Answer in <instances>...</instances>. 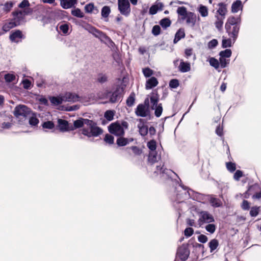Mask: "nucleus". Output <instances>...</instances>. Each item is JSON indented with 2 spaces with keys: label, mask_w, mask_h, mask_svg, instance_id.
Returning a JSON list of instances; mask_svg holds the SVG:
<instances>
[{
  "label": "nucleus",
  "mask_w": 261,
  "mask_h": 261,
  "mask_svg": "<svg viewBox=\"0 0 261 261\" xmlns=\"http://www.w3.org/2000/svg\"><path fill=\"white\" fill-rule=\"evenodd\" d=\"M139 121V123L138 124V127L139 130V133L141 136H144L148 133V127L144 124L143 119H140Z\"/></svg>",
  "instance_id": "19"
},
{
  "label": "nucleus",
  "mask_w": 261,
  "mask_h": 261,
  "mask_svg": "<svg viewBox=\"0 0 261 261\" xmlns=\"http://www.w3.org/2000/svg\"><path fill=\"white\" fill-rule=\"evenodd\" d=\"M128 124L126 121H117L111 124L109 126L110 133L117 136H122L124 134V130L128 128Z\"/></svg>",
  "instance_id": "3"
},
{
  "label": "nucleus",
  "mask_w": 261,
  "mask_h": 261,
  "mask_svg": "<svg viewBox=\"0 0 261 261\" xmlns=\"http://www.w3.org/2000/svg\"><path fill=\"white\" fill-rule=\"evenodd\" d=\"M118 10L120 13L128 16L130 12V4L128 0H118Z\"/></svg>",
  "instance_id": "8"
},
{
  "label": "nucleus",
  "mask_w": 261,
  "mask_h": 261,
  "mask_svg": "<svg viewBox=\"0 0 261 261\" xmlns=\"http://www.w3.org/2000/svg\"><path fill=\"white\" fill-rule=\"evenodd\" d=\"M177 182L179 185V188L181 189V190H178V188H176L177 191L176 194L177 200L179 203H182L184 200L189 198H194L193 195L194 192L193 190L181 185V184H179L178 180Z\"/></svg>",
  "instance_id": "4"
},
{
  "label": "nucleus",
  "mask_w": 261,
  "mask_h": 261,
  "mask_svg": "<svg viewBox=\"0 0 261 261\" xmlns=\"http://www.w3.org/2000/svg\"><path fill=\"white\" fill-rule=\"evenodd\" d=\"M210 64L212 67H214L216 69H218L220 67L219 61L215 58L211 57L208 59Z\"/></svg>",
  "instance_id": "34"
},
{
  "label": "nucleus",
  "mask_w": 261,
  "mask_h": 261,
  "mask_svg": "<svg viewBox=\"0 0 261 261\" xmlns=\"http://www.w3.org/2000/svg\"><path fill=\"white\" fill-rule=\"evenodd\" d=\"M61 5L64 9H68L73 7L76 2V0H60Z\"/></svg>",
  "instance_id": "25"
},
{
  "label": "nucleus",
  "mask_w": 261,
  "mask_h": 261,
  "mask_svg": "<svg viewBox=\"0 0 261 261\" xmlns=\"http://www.w3.org/2000/svg\"><path fill=\"white\" fill-rule=\"evenodd\" d=\"M6 82L8 83L12 82L16 79V76L13 73H7L4 76Z\"/></svg>",
  "instance_id": "44"
},
{
  "label": "nucleus",
  "mask_w": 261,
  "mask_h": 261,
  "mask_svg": "<svg viewBox=\"0 0 261 261\" xmlns=\"http://www.w3.org/2000/svg\"><path fill=\"white\" fill-rule=\"evenodd\" d=\"M161 159V156L156 151H150L148 156V161L151 163H154Z\"/></svg>",
  "instance_id": "24"
},
{
  "label": "nucleus",
  "mask_w": 261,
  "mask_h": 261,
  "mask_svg": "<svg viewBox=\"0 0 261 261\" xmlns=\"http://www.w3.org/2000/svg\"><path fill=\"white\" fill-rule=\"evenodd\" d=\"M196 15L194 13L189 12L187 15L186 22L187 24H191L192 27L194 26L196 23Z\"/></svg>",
  "instance_id": "27"
},
{
  "label": "nucleus",
  "mask_w": 261,
  "mask_h": 261,
  "mask_svg": "<svg viewBox=\"0 0 261 261\" xmlns=\"http://www.w3.org/2000/svg\"><path fill=\"white\" fill-rule=\"evenodd\" d=\"M124 86L120 85L117 86L116 90L112 93L107 90L99 92L97 97L101 99H108L109 102L114 103L119 100L124 91Z\"/></svg>",
  "instance_id": "2"
},
{
  "label": "nucleus",
  "mask_w": 261,
  "mask_h": 261,
  "mask_svg": "<svg viewBox=\"0 0 261 261\" xmlns=\"http://www.w3.org/2000/svg\"><path fill=\"white\" fill-rule=\"evenodd\" d=\"M22 37V33L20 30L12 32L10 35V39L11 41L18 42Z\"/></svg>",
  "instance_id": "20"
},
{
  "label": "nucleus",
  "mask_w": 261,
  "mask_h": 261,
  "mask_svg": "<svg viewBox=\"0 0 261 261\" xmlns=\"http://www.w3.org/2000/svg\"><path fill=\"white\" fill-rule=\"evenodd\" d=\"M210 202L213 206L219 207L221 205V201L217 198L212 197Z\"/></svg>",
  "instance_id": "50"
},
{
  "label": "nucleus",
  "mask_w": 261,
  "mask_h": 261,
  "mask_svg": "<svg viewBox=\"0 0 261 261\" xmlns=\"http://www.w3.org/2000/svg\"><path fill=\"white\" fill-rule=\"evenodd\" d=\"M227 169L230 172H233L236 170V166L235 163L232 162H227L226 163Z\"/></svg>",
  "instance_id": "48"
},
{
  "label": "nucleus",
  "mask_w": 261,
  "mask_h": 261,
  "mask_svg": "<svg viewBox=\"0 0 261 261\" xmlns=\"http://www.w3.org/2000/svg\"><path fill=\"white\" fill-rule=\"evenodd\" d=\"M198 240L199 242L205 243L207 241L208 239L205 235L200 234L198 237Z\"/></svg>",
  "instance_id": "64"
},
{
  "label": "nucleus",
  "mask_w": 261,
  "mask_h": 261,
  "mask_svg": "<svg viewBox=\"0 0 261 261\" xmlns=\"http://www.w3.org/2000/svg\"><path fill=\"white\" fill-rule=\"evenodd\" d=\"M63 102H75L80 100V97L75 94L70 92H67L62 95Z\"/></svg>",
  "instance_id": "12"
},
{
  "label": "nucleus",
  "mask_w": 261,
  "mask_h": 261,
  "mask_svg": "<svg viewBox=\"0 0 261 261\" xmlns=\"http://www.w3.org/2000/svg\"><path fill=\"white\" fill-rule=\"evenodd\" d=\"M155 172H156L158 174H161L162 177H163L164 178H171L172 174H174L176 176H177V174L172 170L164 168V165L162 166H157L156 170L155 171Z\"/></svg>",
  "instance_id": "11"
},
{
  "label": "nucleus",
  "mask_w": 261,
  "mask_h": 261,
  "mask_svg": "<svg viewBox=\"0 0 261 261\" xmlns=\"http://www.w3.org/2000/svg\"><path fill=\"white\" fill-rule=\"evenodd\" d=\"M135 113L137 116L144 117L148 115L149 111L147 106L143 104H140L137 106Z\"/></svg>",
  "instance_id": "13"
},
{
  "label": "nucleus",
  "mask_w": 261,
  "mask_h": 261,
  "mask_svg": "<svg viewBox=\"0 0 261 261\" xmlns=\"http://www.w3.org/2000/svg\"><path fill=\"white\" fill-rule=\"evenodd\" d=\"M171 22L170 20L168 18H165L162 19L160 21V24L164 29H166L171 25Z\"/></svg>",
  "instance_id": "36"
},
{
  "label": "nucleus",
  "mask_w": 261,
  "mask_h": 261,
  "mask_svg": "<svg viewBox=\"0 0 261 261\" xmlns=\"http://www.w3.org/2000/svg\"><path fill=\"white\" fill-rule=\"evenodd\" d=\"M179 86V82L177 80L173 79L170 81L169 86L172 88H176Z\"/></svg>",
  "instance_id": "61"
},
{
  "label": "nucleus",
  "mask_w": 261,
  "mask_h": 261,
  "mask_svg": "<svg viewBox=\"0 0 261 261\" xmlns=\"http://www.w3.org/2000/svg\"><path fill=\"white\" fill-rule=\"evenodd\" d=\"M177 13L178 15L185 16L187 15L189 12H187L186 8L182 6L178 8L177 10Z\"/></svg>",
  "instance_id": "45"
},
{
  "label": "nucleus",
  "mask_w": 261,
  "mask_h": 261,
  "mask_svg": "<svg viewBox=\"0 0 261 261\" xmlns=\"http://www.w3.org/2000/svg\"><path fill=\"white\" fill-rule=\"evenodd\" d=\"M32 13L31 9H25L23 10H17L13 12V21L17 25H19L23 20L25 15Z\"/></svg>",
  "instance_id": "7"
},
{
  "label": "nucleus",
  "mask_w": 261,
  "mask_h": 261,
  "mask_svg": "<svg viewBox=\"0 0 261 261\" xmlns=\"http://www.w3.org/2000/svg\"><path fill=\"white\" fill-rule=\"evenodd\" d=\"M160 31L161 28L159 25H155L153 26L152 29V33L155 36L159 35L160 34Z\"/></svg>",
  "instance_id": "60"
},
{
  "label": "nucleus",
  "mask_w": 261,
  "mask_h": 261,
  "mask_svg": "<svg viewBox=\"0 0 261 261\" xmlns=\"http://www.w3.org/2000/svg\"><path fill=\"white\" fill-rule=\"evenodd\" d=\"M58 127L60 131L62 132L68 130V122L65 120L59 119L58 120Z\"/></svg>",
  "instance_id": "22"
},
{
  "label": "nucleus",
  "mask_w": 261,
  "mask_h": 261,
  "mask_svg": "<svg viewBox=\"0 0 261 261\" xmlns=\"http://www.w3.org/2000/svg\"><path fill=\"white\" fill-rule=\"evenodd\" d=\"M194 233V229L191 227H187L184 230V235L187 237H190Z\"/></svg>",
  "instance_id": "53"
},
{
  "label": "nucleus",
  "mask_w": 261,
  "mask_h": 261,
  "mask_svg": "<svg viewBox=\"0 0 261 261\" xmlns=\"http://www.w3.org/2000/svg\"><path fill=\"white\" fill-rule=\"evenodd\" d=\"M241 20L239 17H234L233 16H229L225 23V27L234 25H240Z\"/></svg>",
  "instance_id": "15"
},
{
  "label": "nucleus",
  "mask_w": 261,
  "mask_h": 261,
  "mask_svg": "<svg viewBox=\"0 0 261 261\" xmlns=\"http://www.w3.org/2000/svg\"><path fill=\"white\" fill-rule=\"evenodd\" d=\"M30 6V3L27 0H23L19 5V7L20 8L30 9L29 7Z\"/></svg>",
  "instance_id": "62"
},
{
  "label": "nucleus",
  "mask_w": 261,
  "mask_h": 261,
  "mask_svg": "<svg viewBox=\"0 0 261 261\" xmlns=\"http://www.w3.org/2000/svg\"><path fill=\"white\" fill-rule=\"evenodd\" d=\"M197 11L202 17H206L208 15V8L203 5L200 4L198 6L197 8Z\"/></svg>",
  "instance_id": "26"
},
{
  "label": "nucleus",
  "mask_w": 261,
  "mask_h": 261,
  "mask_svg": "<svg viewBox=\"0 0 261 261\" xmlns=\"http://www.w3.org/2000/svg\"><path fill=\"white\" fill-rule=\"evenodd\" d=\"M233 43H234L233 42L231 38L230 37V38H226L224 37H223L222 45L223 48L231 47Z\"/></svg>",
  "instance_id": "31"
},
{
  "label": "nucleus",
  "mask_w": 261,
  "mask_h": 261,
  "mask_svg": "<svg viewBox=\"0 0 261 261\" xmlns=\"http://www.w3.org/2000/svg\"><path fill=\"white\" fill-rule=\"evenodd\" d=\"M229 62V60H227L225 58L220 57L219 64L221 68H225Z\"/></svg>",
  "instance_id": "51"
},
{
  "label": "nucleus",
  "mask_w": 261,
  "mask_h": 261,
  "mask_svg": "<svg viewBox=\"0 0 261 261\" xmlns=\"http://www.w3.org/2000/svg\"><path fill=\"white\" fill-rule=\"evenodd\" d=\"M108 77L106 74H99L97 77V81L103 84L105 83L107 81Z\"/></svg>",
  "instance_id": "55"
},
{
  "label": "nucleus",
  "mask_w": 261,
  "mask_h": 261,
  "mask_svg": "<svg viewBox=\"0 0 261 261\" xmlns=\"http://www.w3.org/2000/svg\"><path fill=\"white\" fill-rule=\"evenodd\" d=\"M186 223L189 226L198 227V223L197 224V223L194 219L190 218L187 219Z\"/></svg>",
  "instance_id": "54"
},
{
  "label": "nucleus",
  "mask_w": 261,
  "mask_h": 261,
  "mask_svg": "<svg viewBox=\"0 0 261 261\" xmlns=\"http://www.w3.org/2000/svg\"><path fill=\"white\" fill-rule=\"evenodd\" d=\"M74 128H81L80 133L88 138L97 137L102 130L91 120L80 118L73 122Z\"/></svg>",
  "instance_id": "1"
},
{
  "label": "nucleus",
  "mask_w": 261,
  "mask_h": 261,
  "mask_svg": "<svg viewBox=\"0 0 261 261\" xmlns=\"http://www.w3.org/2000/svg\"><path fill=\"white\" fill-rule=\"evenodd\" d=\"M114 116V113L113 111H107L105 113V117L109 121L113 120Z\"/></svg>",
  "instance_id": "49"
},
{
  "label": "nucleus",
  "mask_w": 261,
  "mask_h": 261,
  "mask_svg": "<svg viewBox=\"0 0 261 261\" xmlns=\"http://www.w3.org/2000/svg\"><path fill=\"white\" fill-rule=\"evenodd\" d=\"M147 147L150 149V151H156V142L152 140L149 141L147 144Z\"/></svg>",
  "instance_id": "43"
},
{
  "label": "nucleus",
  "mask_w": 261,
  "mask_h": 261,
  "mask_svg": "<svg viewBox=\"0 0 261 261\" xmlns=\"http://www.w3.org/2000/svg\"><path fill=\"white\" fill-rule=\"evenodd\" d=\"M218 8L216 11V14L226 17L227 13V5L223 3H220L218 4Z\"/></svg>",
  "instance_id": "16"
},
{
  "label": "nucleus",
  "mask_w": 261,
  "mask_h": 261,
  "mask_svg": "<svg viewBox=\"0 0 261 261\" xmlns=\"http://www.w3.org/2000/svg\"><path fill=\"white\" fill-rule=\"evenodd\" d=\"M177 254L181 259L185 260L189 255V251L186 246L182 245L178 248Z\"/></svg>",
  "instance_id": "14"
},
{
  "label": "nucleus",
  "mask_w": 261,
  "mask_h": 261,
  "mask_svg": "<svg viewBox=\"0 0 261 261\" xmlns=\"http://www.w3.org/2000/svg\"><path fill=\"white\" fill-rule=\"evenodd\" d=\"M196 212L198 215L197 222L199 227H201L204 223H211L215 221L213 216L207 211L198 209Z\"/></svg>",
  "instance_id": "5"
},
{
  "label": "nucleus",
  "mask_w": 261,
  "mask_h": 261,
  "mask_svg": "<svg viewBox=\"0 0 261 261\" xmlns=\"http://www.w3.org/2000/svg\"><path fill=\"white\" fill-rule=\"evenodd\" d=\"M142 72L146 77H149L153 74V71L148 67L143 68Z\"/></svg>",
  "instance_id": "42"
},
{
  "label": "nucleus",
  "mask_w": 261,
  "mask_h": 261,
  "mask_svg": "<svg viewBox=\"0 0 261 261\" xmlns=\"http://www.w3.org/2000/svg\"><path fill=\"white\" fill-rule=\"evenodd\" d=\"M51 103L58 106L63 102L62 96L59 97H51L50 98Z\"/></svg>",
  "instance_id": "33"
},
{
  "label": "nucleus",
  "mask_w": 261,
  "mask_h": 261,
  "mask_svg": "<svg viewBox=\"0 0 261 261\" xmlns=\"http://www.w3.org/2000/svg\"><path fill=\"white\" fill-rule=\"evenodd\" d=\"M85 10L87 13H93L94 14H96L98 13V10L96 9L94 5L93 4L90 3L86 5L85 6Z\"/></svg>",
  "instance_id": "30"
},
{
  "label": "nucleus",
  "mask_w": 261,
  "mask_h": 261,
  "mask_svg": "<svg viewBox=\"0 0 261 261\" xmlns=\"http://www.w3.org/2000/svg\"><path fill=\"white\" fill-rule=\"evenodd\" d=\"M39 123V120L36 117V116L34 115H33L30 117L29 119V123L32 126H36Z\"/></svg>",
  "instance_id": "46"
},
{
  "label": "nucleus",
  "mask_w": 261,
  "mask_h": 261,
  "mask_svg": "<svg viewBox=\"0 0 261 261\" xmlns=\"http://www.w3.org/2000/svg\"><path fill=\"white\" fill-rule=\"evenodd\" d=\"M128 143V140L125 138L119 137L117 140V144L119 146H124Z\"/></svg>",
  "instance_id": "40"
},
{
  "label": "nucleus",
  "mask_w": 261,
  "mask_h": 261,
  "mask_svg": "<svg viewBox=\"0 0 261 261\" xmlns=\"http://www.w3.org/2000/svg\"><path fill=\"white\" fill-rule=\"evenodd\" d=\"M17 26V25L12 20L9 22H7L4 24L2 29L5 32H8L10 29Z\"/></svg>",
  "instance_id": "29"
},
{
  "label": "nucleus",
  "mask_w": 261,
  "mask_h": 261,
  "mask_svg": "<svg viewBox=\"0 0 261 261\" xmlns=\"http://www.w3.org/2000/svg\"><path fill=\"white\" fill-rule=\"evenodd\" d=\"M231 50L230 49H226L220 52L219 56L222 58H229L231 55Z\"/></svg>",
  "instance_id": "41"
},
{
  "label": "nucleus",
  "mask_w": 261,
  "mask_h": 261,
  "mask_svg": "<svg viewBox=\"0 0 261 261\" xmlns=\"http://www.w3.org/2000/svg\"><path fill=\"white\" fill-rule=\"evenodd\" d=\"M219 243L217 240L213 239L208 243L209 247L210 248L211 252L215 250L218 246Z\"/></svg>",
  "instance_id": "35"
},
{
  "label": "nucleus",
  "mask_w": 261,
  "mask_h": 261,
  "mask_svg": "<svg viewBox=\"0 0 261 261\" xmlns=\"http://www.w3.org/2000/svg\"><path fill=\"white\" fill-rule=\"evenodd\" d=\"M185 36V32L183 29H179L176 33L174 42L175 43L178 42L180 39L184 38Z\"/></svg>",
  "instance_id": "32"
},
{
  "label": "nucleus",
  "mask_w": 261,
  "mask_h": 261,
  "mask_svg": "<svg viewBox=\"0 0 261 261\" xmlns=\"http://www.w3.org/2000/svg\"><path fill=\"white\" fill-rule=\"evenodd\" d=\"M42 126L44 128L52 129L54 127V124L52 121H48L44 122Z\"/></svg>",
  "instance_id": "56"
},
{
  "label": "nucleus",
  "mask_w": 261,
  "mask_h": 261,
  "mask_svg": "<svg viewBox=\"0 0 261 261\" xmlns=\"http://www.w3.org/2000/svg\"><path fill=\"white\" fill-rule=\"evenodd\" d=\"M131 149L135 155H140L142 153L141 149L137 146H132Z\"/></svg>",
  "instance_id": "63"
},
{
  "label": "nucleus",
  "mask_w": 261,
  "mask_h": 261,
  "mask_svg": "<svg viewBox=\"0 0 261 261\" xmlns=\"http://www.w3.org/2000/svg\"><path fill=\"white\" fill-rule=\"evenodd\" d=\"M158 84V81L157 79L154 77H151L146 81L145 88L147 90L151 89L156 86Z\"/></svg>",
  "instance_id": "21"
},
{
  "label": "nucleus",
  "mask_w": 261,
  "mask_h": 261,
  "mask_svg": "<svg viewBox=\"0 0 261 261\" xmlns=\"http://www.w3.org/2000/svg\"><path fill=\"white\" fill-rule=\"evenodd\" d=\"M89 32L105 44L111 46L114 45V43L110 37H109L106 34L96 28L93 27L90 28L89 30Z\"/></svg>",
  "instance_id": "6"
},
{
  "label": "nucleus",
  "mask_w": 261,
  "mask_h": 261,
  "mask_svg": "<svg viewBox=\"0 0 261 261\" xmlns=\"http://www.w3.org/2000/svg\"><path fill=\"white\" fill-rule=\"evenodd\" d=\"M259 212L258 207H252L250 211V214L252 217H256Z\"/></svg>",
  "instance_id": "58"
},
{
  "label": "nucleus",
  "mask_w": 261,
  "mask_h": 261,
  "mask_svg": "<svg viewBox=\"0 0 261 261\" xmlns=\"http://www.w3.org/2000/svg\"><path fill=\"white\" fill-rule=\"evenodd\" d=\"M163 7L164 5L162 3L156 2L150 8L149 14L151 15H154L158 12V11L162 10Z\"/></svg>",
  "instance_id": "18"
},
{
  "label": "nucleus",
  "mask_w": 261,
  "mask_h": 261,
  "mask_svg": "<svg viewBox=\"0 0 261 261\" xmlns=\"http://www.w3.org/2000/svg\"><path fill=\"white\" fill-rule=\"evenodd\" d=\"M243 6L240 0L234 2L231 5V12L233 13H237L240 10H242Z\"/></svg>",
  "instance_id": "23"
},
{
  "label": "nucleus",
  "mask_w": 261,
  "mask_h": 261,
  "mask_svg": "<svg viewBox=\"0 0 261 261\" xmlns=\"http://www.w3.org/2000/svg\"><path fill=\"white\" fill-rule=\"evenodd\" d=\"M179 69L182 72H187L190 70L191 65L189 63L181 61L179 66Z\"/></svg>",
  "instance_id": "28"
},
{
  "label": "nucleus",
  "mask_w": 261,
  "mask_h": 261,
  "mask_svg": "<svg viewBox=\"0 0 261 261\" xmlns=\"http://www.w3.org/2000/svg\"><path fill=\"white\" fill-rule=\"evenodd\" d=\"M240 25L229 26L225 27L228 36L232 38L233 42L234 43L237 40L240 30Z\"/></svg>",
  "instance_id": "10"
},
{
  "label": "nucleus",
  "mask_w": 261,
  "mask_h": 261,
  "mask_svg": "<svg viewBox=\"0 0 261 261\" xmlns=\"http://www.w3.org/2000/svg\"><path fill=\"white\" fill-rule=\"evenodd\" d=\"M154 109H155V115L157 117H159L161 115L163 111V108L161 104H160L158 106H156Z\"/></svg>",
  "instance_id": "52"
},
{
  "label": "nucleus",
  "mask_w": 261,
  "mask_h": 261,
  "mask_svg": "<svg viewBox=\"0 0 261 261\" xmlns=\"http://www.w3.org/2000/svg\"><path fill=\"white\" fill-rule=\"evenodd\" d=\"M214 17L215 18V21L214 22L215 27L219 31L221 30L223 28L224 20L225 18V17L220 16V15L215 14Z\"/></svg>",
  "instance_id": "17"
},
{
  "label": "nucleus",
  "mask_w": 261,
  "mask_h": 261,
  "mask_svg": "<svg viewBox=\"0 0 261 261\" xmlns=\"http://www.w3.org/2000/svg\"><path fill=\"white\" fill-rule=\"evenodd\" d=\"M205 230L211 234L215 232L216 229V225L212 223H208L205 227Z\"/></svg>",
  "instance_id": "38"
},
{
  "label": "nucleus",
  "mask_w": 261,
  "mask_h": 261,
  "mask_svg": "<svg viewBox=\"0 0 261 261\" xmlns=\"http://www.w3.org/2000/svg\"><path fill=\"white\" fill-rule=\"evenodd\" d=\"M60 30L64 34L68 33L69 25L67 23H62L59 26Z\"/></svg>",
  "instance_id": "47"
},
{
  "label": "nucleus",
  "mask_w": 261,
  "mask_h": 261,
  "mask_svg": "<svg viewBox=\"0 0 261 261\" xmlns=\"http://www.w3.org/2000/svg\"><path fill=\"white\" fill-rule=\"evenodd\" d=\"M104 140L106 142L109 143V144H112L114 143V137L111 135L107 134L105 136Z\"/></svg>",
  "instance_id": "57"
},
{
  "label": "nucleus",
  "mask_w": 261,
  "mask_h": 261,
  "mask_svg": "<svg viewBox=\"0 0 261 261\" xmlns=\"http://www.w3.org/2000/svg\"><path fill=\"white\" fill-rule=\"evenodd\" d=\"M135 100V94L132 93L126 100V104L128 107H132L134 105Z\"/></svg>",
  "instance_id": "39"
},
{
  "label": "nucleus",
  "mask_w": 261,
  "mask_h": 261,
  "mask_svg": "<svg viewBox=\"0 0 261 261\" xmlns=\"http://www.w3.org/2000/svg\"><path fill=\"white\" fill-rule=\"evenodd\" d=\"M30 113V109L25 105H19L16 106L14 111V115L18 118L25 117Z\"/></svg>",
  "instance_id": "9"
},
{
  "label": "nucleus",
  "mask_w": 261,
  "mask_h": 261,
  "mask_svg": "<svg viewBox=\"0 0 261 261\" xmlns=\"http://www.w3.org/2000/svg\"><path fill=\"white\" fill-rule=\"evenodd\" d=\"M111 12L110 8L109 6H105L101 9V16L103 18H107Z\"/></svg>",
  "instance_id": "37"
},
{
  "label": "nucleus",
  "mask_w": 261,
  "mask_h": 261,
  "mask_svg": "<svg viewBox=\"0 0 261 261\" xmlns=\"http://www.w3.org/2000/svg\"><path fill=\"white\" fill-rule=\"evenodd\" d=\"M22 86L25 89H29L31 87V82L28 79H24L22 82Z\"/></svg>",
  "instance_id": "59"
}]
</instances>
